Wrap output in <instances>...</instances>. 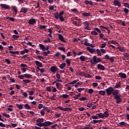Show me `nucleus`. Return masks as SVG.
<instances>
[{
    "mask_svg": "<svg viewBox=\"0 0 129 129\" xmlns=\"http://www.w3.org/2000/svg\"><path fill=\"white\" fill-rule=\"evenodd\" d=\"M103 114L104 115V116H105V118H107L109 116V114L107 111H105V112H104V113H103Z\"/></svg>",
    "mask_w": 129,
    "mask_h": 129,
    "instance_id": "nucleus-41",
    "label": "nucleus"
},
{
    "mask_svg": "<svg viewBox=\"0 0 129 129\" xmlns=\"http://www.w3.org/2000/svg\"><path fill=\"white\" fill-rule=\"evenodd\" d=\"M20 67L23 68H28V67L27 66V65L26 64L21 63V64H20Z\"/></svg>",
    "mask_w": 129,
    "mask_h": 129,
    "instance_id": "nucleus-42",
    "label": "nucleus"
},
{
    "mask_svg": "<svg viewBox=\"0 0 129 129\" xmlns=\"http://www.w3.org/2000/svg\"><path fill=\"white\" fill-rule=\"evenodd\" d=\"M86 100H87V98H86L85 97L79 98V100L82 101H84Z\"/></svg>",
    "mask_w": 129,
    "mask_h": 129,
    "instance_id": "nucleus-50",
    "label": "nucleus"
},
{
    "mask_svg": "<svg viewBox=\"0 0 129 129\" xmlns=\"http://www.w3.org/2000/svg\"><path fill=\"white\" fill-rule=\"evenodd\" d=\"M28 10V9L27 8H21L20 10V13H23V14H26Z\"/></svg>",
    "mask_w": 129,
    "mask_h": 129,
    "instance_id": "nucleus-19",
    "label": "nucleus"
},
{
    "mask_svg": "<svg viewBox=\"0 0 129 129\" xmlns=\"http://www.w3.org/2000/svg\"><path fill=\"white\" fill-rule=\"evenodd\" d=\"M79 81V80H75L73 81V82H70V85L76 84V83H77V82H78Z\"/></svg>",
    "mask_w": 129,
    "mask_h": 129,
    "instance_id": "nucleus-33",
    "label": "nucleus"
},
{
    "mask_svg": "<svg viewBox=\"0 0 129 129\" xmlns=\"http://www.w3.org/2000/svg\"><path fill=\"white\" fill-rule=\"evenodd\" d=\"M66 62H67V64H68V67H70L71 64V62L69 59H68V58L66 59Z\"/></svg>",
    "mask_w": 129,
    "mask_h": 129,
    "instance_id": "nucleus-56",
    "label": "nucleus"
},
{
    "mask_svg": "<svg viewBox=\"0 0 129 129\" xmlns=\"http://www.w3.org/2000/svg\"><path fill=\"white\" fill-rule=\"evenodd\" d=\"M65 66H66V63H63L60 64V66H59V68H60V69H63L64 68H65Z\"/></svg>",
    "mask_w": 129,
    "mask_h": 129,
    "instance_id": "nucleus-31",
    "label": "nucleus"
},
{
    "mask_svg": "<svg viewBox=\"0 0 129 129\" xmlns=\"http://www.w3.org/2000/svg\"><path fill=\"white\" fill-rule=\"evenodd\" d=\"M82 16L85 17H88L90 16V13H82Z\"/></svg>",
    "mask_w": 129,
    "mask_h": 129,
    "instance_id": "nucleus-26",
    "label": "nucleus"
},
{
    "mask_svg": "<svg viewBox=\"0 0 129 129\" xmlns=\"http://www.w3.org/2000/svg\"><path fill=\"white\" fill-rule=\"evenodd\" d=\"M106 92V94L110 96L111 95V93L114 92V89L112 87H109V88H106L105 89V91Z\"/></svg>",
    "mask_w": 129,
    "mask_h": 129,
    "instance_id": "nucleus-4",
    "label": "nucleus"
},
{
    "mask_svg": "<svg viewBox=\"0 0 129 129\" xmlns=\"http://www.w3.org/2000/svg\"><path fill=\"white\" fill-rule=\"evenodd\" d=\"M50 50H47V51H44L42 52L41 54L43 55V56H48V54H50Z\"/></svg>",
    "mask_w": 129,
    "mask_h": 129,
    "instance_id": "nucleus-20",
    "label": "nucleus"
},
{
    "mask_svg": "<svg viewBox=\"0 0 129 129\" xmlns=\"http://www.w3.org/2000/svg\"><path fill=\"white\" fill-rule=\"evenodd\" d=\"M85 89V88H78L77 89V91H78L79 92L81 93L82 91H84Z\"/></svg>",
    "mask_w": 129,
    "mask_h": 129,
    "instance_id": "nucleus-61",
    "label": "nucleus"
},
{
    "mask_svg": "<svg viewBox=\"0 0 129 129\" xmlns=\"http://www.w3.org/2000/svg\"><path fill=\"white\" fill-rule=\"evenodd\" d=\"M1 7L3 8V9L6 10H9L10 9V6L6 4H1Z\"/></svg>",
    "mask_w": 129,
    "mask_h": 129,
    "instance_id": "nucleus-11",
    "label": "nucleus"
},
{
    "mask_svg": "<svg viewBox=\"0 0 129 129\" xmlns=\"http://www.w3.org/2000/svg\"><path fill=\"white\" fill-rule=\"evenodd\" d=\"M93 93V89H88V93L90 94H92Z\"/></svg>",
    "mask_w": 129,
    "mask_h": 129,
    "instance_id": "nucleus-59",
    "label": "nucleus"
},
{
    "mask_svg": "<svg viewBox=\"0 0 129 129\" xmlns=\"http://www.w3.org/2000/svg\"><path fill=\"white\" fill-rule=\"evenodd\" d=\"M123 12L125 13V15H127L128 13V10L127 8L123 9Z\"/></svg>",
    "mask_w": 129,
    "mask_h": 129,
    "instance_id": "nucleus-44",
    "label": "nucleus"
},
{
    "mask_svg": "<svg viewBox=\"0 0 129 129\" xmlns=\"http://www.w3.org/2000/svg\"><path fill=\"white\" fill-rule=\"evenodd\" d=\"M86 58L87 57L85 56H81V57H80V60H81L82 61H85Z\"/></svg>",
    "mask_w": 129,
    "mask_h": 129,
    "instance_id": "nucleus-27",
    "label": "nucleus"
},
{
    "mask_svg": "<svg viewBox=\"0 0 129 129\" xmlns=\"http://www.w3.org/2000/svg\"><path fill=\"white\" fill-rule=\"evenodd\" d=\"M91 34L93 35V36H97L98 35V33L95 31H93L91 32Z\"/></svg>",
    "mask_w": 129,
    "mask_h": 129,
    "instance_id": "nucleus-39",
    "label": "nucleus"
},
{
    "mask_svg": "<svg viewBox=\"0 0 129 129\" xmlns=\"http://www.w3.org/2000/svg\"><path fill=\"white\" fill-rule=\"evenodd\" d=\"M26 45H29L30 46L32 47H35V45H33V43H32V42H27V43H26Z\"/></svg>",
    "mask_w": 129,
    "mask_h": 129,
    "instance_id": "nucleus-46",
    "label": "nucleus"
},
{
    "mask_svg": "<svg viewBox=\"0 0 129 129\" xmlns=\"http://www.w3.org/2000/svg\"><path fill=\"white\" fill-rule=\"evenodd\" d=\"M111 94L113 95L114 98L116 99V103L119 104L122 101V99H121V94L118 95V92L117 91H114L113 92L111 93Z\"/></svg>",
    "mask_w": 129,
    "mask_h": 129,
    "instance_id": "nucleus-2",
    "label": "nucleus"
},
{
    "mask_svg": "<svg viewBox=\"0 0 129 129\" xmlns=\"http://www.w3.org/2000/svg\"><path fill=\"white\" fill-rule=\"evenodd\" d=\"M61 96H62V98H63L64 99L69 98V95H67V94H66L61 95Z\"/></svg>",
    "mask_w": 129,
    "mask_h": 129,
    "instance_id": "nucleus-53",
    "label": "nucleus"
},
{
    "mask_svg": "<svg viewBox=\"0 0 129 129\" xmlns=\"http://www.w3.org/2000/svg\"><path fill=\"white\" fill-rule=\"evenodd\" d=\"M24 107L27 110L31 109V106H30L29 104H25V105H24Z\"/></svg>",
    "mask_w": 129,
    "mask_h": 129,
    "instance_id": "nucleus-25",
    "label": "nucleus"
},
{
    "mask_svg": "<svg viewBox=\"0 0 129 129\" xmlns=\"http://www.w3.org/2000/svg\"><path fill=\"white\" fill-rule=\"evenodd\" d=\"M99 51L102 53H104V54L106 53L105 50L104 49H99Z\"/></svg>",
    "mask_w": 129,
    "mask_h": 129,
    "instance_id": "nucleus-63",
    "label": "nucleus"
},
{
    "mask_svg": "<svg viewBox=\"0 0 129 129\" xmlns=\"http://www.w3.org/2000/svg\"><path fill=\"white\" fill-rule=\"evenodd\" d=\"M102 120H93V121H91V123H94V124H95V123H97L99 122H102Z\"/></svg>",
    "mask_w": 129,
    "mask_h": 129,
    "instance_id": "nucleus-28",
    "label": "nucleus"
},
{
    "mask_svg": "<svg viewBox=\"0 0 129 129\" xmlns=\"http://www.w3.org/2000/svg\"><path fill=\"white\" fill-rule=\"evenodd\" d=\"M61 53L60 52H57L55 53V54L54 55V56L57 58H58L59 56H61Z\"/></svg>",
    "mask_w": 129,
    "mask_h": 129,
    "instance_id": "nucleus-48",
    "label": "nucleus"
},
{
    "mask_svg": "<svg viewBox=\"0 0 129 129\" xmlns=\"http://www.w3.org/2000/svg\"><path fill=\"white\" fill-rule=\"evenodd\" d=\"M35 63H36V65H37V66L39 67V68H42L43 67V65L42 64V63L39 62L38 60L35 61Z\"/></svg>",
    "mask_w": 129,
    "mask_h": 129,
    "instance_id": "nucleus-18",
    "label": "nucleus"
},
{
    "mask_svg": "<svg viewBox=\"0 0 129 129\" xmlns=\"http://www.w3.org/2000/svg\"><path fill=\"white\" fill-rule=\"evenodd\" d=\"M96 52H97V54L98 56H101V52L100 51L99 49H97V50H96Z\"/></svg>",
    "mask_w": 129,
    "mask_h": 129,
    "instance_id": "nucleus-40",
    "label": "nucleus"
},
{
    "mask_svg": "<svg viewBox=\"0 0 129 129\" xmlns=\"http://www.w3.org/2000/svg\"><path fill=\"white\" fill-rule=\"evenodd\" d=\"M9 53H11L12 54H17L19 55V51H10Z\"/></svg>",
    "mask_w": 129,
    "mask_h": 129,
    "instance_id": "nucleus-30",
    "label": "nucleus"
},
{
    "mask_svg": "<svg viewBox=\"0 0 129 129\" xmlns=\"http://www.w3.org/2000/svg\"><path fill=\"white\" fill-rule=\"evenodd\" d=\"M94 30L98 32L99 34L101 33V30H100L98 28H94Z\"/></svg>",
    "mask_w": 129,
    "mask_h": 129,
    "instance_id": "nucleus-55",
    "label": "nucleus"
},
{
    "mask_svg": "<svg viewBox=\"0 0 129 129\" xmlns=\"http://www.w3.org/2000/svg\"><path fill=\"white\" fill-rule=\"evenodd\" d=\"M99 95H101L102 96H105V91H99Z\"/></svg>",
    "mask_w": 129,
    "mask_h": 129,
    "instance_id": "nucleus-34",
    "label": "nucleus"
},
{
    "mask_svg": "<svg viewBox=\"0 0 129 129\" xmlns=\"http://www.w3.org/2000/svg\"><path fill=\"white\" fill-rule=\"evenodd\" d=\"M97 68L99 69V70L101 71H105V66H103L101 64H97Z\"/></svg>",
    "mask_w": 129,
    "mask_h": 129,
    "instance_id": "nucleus-8",
    "label": "nucleus"
},
{
    "mask_svg": "<svg viewBox=\"0 0 129 129\" xmlns=\"http://www.w3.org/2000/svg\"><path fill=\"white\" fill-rule=\"evenodd\" d=\"M12 37H13V38H14V39H16L17 38H20V36L14 35L12 36Z\"/></svg>",
    "mask_w": 129,
    "mask_h": 129,
    "instance_id": "nucleus-57",
    "label": "nucleus"
},
{
    "mask_svg": "<svg viewBox=\"0 0 129 129\" xmlns=\"http://www.w3.org/2000/svg\"><path fill=\"white\" fill-rule=\"evenodd\" d=\"M64 14V11H61L60 13L55 12V14H54V18L56 20H59L61 22L64 21V18L62 15Z\"/></svg>",
    "mask_w": 129,
    "mask_h": 129,
    "instance_id": "nucleus-3",
    "label": "nucleus"
},
{
    "mask_svg": "<svg viewBox=\"0 0 129 129\" xmlns=\"http://www.w3.org/2000/svg\"><path fill=\"white\" fill-rule=\"evenodd\" d=\"M85 78L89 79V78H92V76H91L89 74H85Z\"/></svg>",
    "mask_w": 129,
    "mask_h": 129,
    "instance_id": "nucleus-52",
    "label": "nucleus"
},
{
    "mask_svg": "<svg viewBox=\"0 0 129 129\" xmlns=\"http://www.w3.org/2000/svg\"><path fill=\"white\" fill-rule=\"evenodd\" d=\"M117 48L118 49L119 51L120 52H125V49H124V48L121 46H118L117 47Z\"/></svg>",
    "mask_w": 129,
    "mask_h": 129,
    "instance_id": "nucleus-21",
    "label": "nucleus"
},
{
    "mask_svg": "<svg viewBox=\"0 0 129 129\" xmlns=\"http://www.w3.org/2000/svg\"><path fill=\"white\" fill-rule=\"evenodd\" d=\"M22 76L25 78L27 79H30L32 78V77H33V76H32L31 75H30L29 74H24V75H22Z\"/></svg>",
    "mask_w": 129,
    "mask_h": 129,
    "instance_id": "nucleus-14",
    "label": "nucleus"
},
{
    "mask_svg": "<svg viewBox=\"0 0 129 129\" xmlns=\"http://www.w3.org/2000/svg\"><path fill=\"white\" fill-rule=\"evenodd\" d=\"M85 27V29L87 30H91V28L89 26V23L88 22V21H85L84 23Z\"/></svg>",
    "mask_w": 129,
    "mask_h": 129,
    "instance_id": "nucleus-6",
    "label": "nucleus"
},
{
    "mask_svg": "<svg viewBox=\"0 0 129 129\" xmlns=\"http://www.w3.org/2000/svg\"><path fill=\"white\" fill-rule=\"evenodd\" d=\"M58 82H62V81H61V80H56V81H55L54 82H52V84L53 85H54L55 84H56V83H58Z\"/></svg>",
    "mask_w": 129,
    "mask_h": 129,
    "instance_id": "nucleus-54",
    "label": "nucleus"
},
{
    "mask_svg": "<svg viewBox=\"0 0 129 129\" xmlns=\"http://www.w3.org/2000/svg\"><path fill=\"white\" fill-rule=\"evenodd\" d=\"M58 39L63 43H66L67 41L64 40V37L61 34H58Z\"/></svg>",
    "mask_w": 129,
    "mask_h": 129,
    "instance_id": "nucleus-10",
    "label": "nucleus"
},
{
    "mask_svg": "<svg viewBox=\"0 0 129 129\" xmlns=\"http://www.w3.org/2000/svg\"><path fill=\"white\" fill-rule=\"evenodd\" d=\"M3 116H5L7 118H9L10 117V116L9 114H7L6 113H3Z\"/></svg>",
    "mask_w": 129,
    "mask_h": 129,
    "instance_id": "nucleus-58",
    "label": "nucleus"
},
{
    "mask_svg": "<svg viewBox=\"0 0 129 129\" xmlns=\"http://www.w3.org/2000/svg\"><path fill=\"white\" fill-rule=\"evenodd\" d=\"M5 62L9 64H10L11 63V61L9 59H6Z\"/></svg>",
    "mask_w": 129,
    "mask_h": 129,
    "instance_id": "nucleus-62",
    "label": "nucleus"
},
{
    "mask_svg": "<svg viewBox=\"0 0 129 129\" xmlns=\"http://www.w3.org/2000/svg\"><path fill=\"white\" fill-rule=\"evenodd\" d=\"M70 11L71 12L75 13H78V11L77 10V9H71L70 10Z\"/></svg>",
    "mask_w": 129,
    "mask_h": 129,
    "instance_id": "nucleus-49",
    "label": "nucleus"
},
{
    "mask_svg": "<svg viewBox=\"0 0 129 129\" xmlns=\"http://www.w3.org/2000/svg\"><path fill=\"white\" fill-rule=\"evenodd\" d=\"M113 5L114 6H118V7H121V3L117 0H115L113 1Z\"/></svg>",
    "mask_w": 129,
    "mask_h": 129,
    "instance_id": "nucleus-12",
    "label": "nucleus"
},
{
    "mask_svg": "<svg viewBox=\"0 0 129 129\" xmlns=\"http://www.w3.org/2000/svg\"><path fill=\"white\" fill-rule=\"evenodd\" d=\"M106 46V43H104L101 44V46H100V48H104L105 47V46Z\"/></svg>",
    "mask_w": 129,
    "mask_h": 129,
    "instance_id": "nucleus-60",
    "label": "nucleus"
},
{
    "mask_svg": "<svg viewBox=\"0 0 129 129\" xmlns=\"http://www.w3.org/2000/svg\"><path fill=\"white\" fill-rule=\"evenodd\" d=\"M55 87H56V88H57L59 91H60L61 90V88H62V86H61V84L59 83H55Z\"/></svg>",
    "mask_w": 129,
    "mask_h": 129,
    "instance_id": "nucleus-16",
    "label": "nucleus"
},
{
    "mask_svg": "<svg viewBox=\"0 0 129 129\" xmlns=\"http://www.w3.org/2000/svg\"><path fill=\"white\" fill-rule=\"evenodd\" d=\"M46 28H47L46 25H39V27H38V28L40 30H45Z\"/></svg>",
    "mask_w": 129,
    "mask_h": 129,
    "instance_id": "nucleus-23",
    "label": "nucleus"
},
{
    "mask_svg": "<svg viewBox=\"0 0 129 129\" xmlns=\"http://www.w3.org/2000/svg\"><path fill=\"white\" fill-rule=\"evenodd\" d=\"M55 97H56V94H53L52 97H50V99L51 100H56V99L54 98Z\"/></svg>",
    "mask_w": 129,
    "mask_h": 129,
    "instance_id": "nucleus-45",
    "label": "nucleus"
},
{
    "mask_svg": "<svg viewBox=\"0 0 129 129\" xmlns=\"http://www.w3.org/2000/svg\"><path fill=\"white\" fill-rule=\"evenodd\" d=\"M87 51H89V52L91 53H93L95 52V49L91 48L90 47H87Z\"/></svg>",
    "mask_w": 129,
    "mask_h": 129,
    "instance_id": "nucleus-17",
    "label": "nucleus"
},
{
    "mask_svg": "<svg viewBox=\"0 0 129 129\" xmlns=\"http://www.w3.org/2000/svg\"><path fill=\"white\" fill-rule=\"evenodd\" d=\"M114 88H121V83L120 82H119L118 83H116V85L115 86V87H114Z\"/></svg>",
    "mask_w": 129,
    "mask_h": 129,
    "instance_id": "nucleus-37",
    "label": "nucleus"
},
{
    "mask_svg": "<svg viewBox=\"0 0 129 129\" xmlns=\"http://www.w3.org/2000/svg\"><path fill=\"white\" fill-rule=\"evenodd\" d=\"M96 115H98L99 117V118H103L105 117L102 113H98L96 114Z\"/></svg>",
    "mask_w": 129,
    "mask_h": 129,
    "instance_id": "nucleus-29",
    "label": "nucleus"
},
{
    "mask_svg": "<svg viewBox=\"0 0 129 129\" xmlns=\"http://www.w3.org/2000/svg\"><path fill=\"white\" fill-rule=\"evenodd\" d=\"M28 24L29 25H34L36 24V19L32 18L31 19L29 20V21H28Z\"/></svg>",
    "mask_w": 129,
    "mask_h": 129,
    "instance_id": "nucleus-13",
    "label": "nucleus"
},
{
    "mask_svg": "<svg viewBox=\"0 0 129 129\" xmlns=\"http://www.w3.org/2000/svg\"><path fill=\"white\" fill-rule=\"evenodd\" d=\"M92 119H98V116H97L96 115H93L90 117V120Z\"/></svg>",
    "mask_w": 129,
    "mask_h": 129,
    "instance_id": "nucleus-36",
    "label": "nucleus"
},
{
    "mask_svg": "<svg viewBox=\"0 0 129 129\" xmlns=\"http://www.w3.org/2000/svg\"><path fill=\"white\" fill-rule=\"evenodd\" d=\"M31 81L30 80H24L23 81V83H26V84H29L31 83Z\"/></svg>",
    "mask_w": 129,
    "mask_h": 129,
    "instance_id": "nucleus-47",
    "label": "nucleus"
},
{
    "mask_svg": "<svg viewBox=\"0 0 129 129\" xmlns=\"http://www.w3.org/2000/svg\"><path fill=\"white\" fill-rule=\"evenodd\" d=\"M7 19H9V21H11L12 22L15 21V19L13 18H12V17H7Z\"/></svg>",
    "mask_w": 129,
    "mask_h": 129,
    "instance_id": "nucleus-51",
    "label": "nucleus"
},
{
    "mask_svg": "<svg viewBox=\"0 0 129 129\" xmlns=\"http://www.w3.org/2000/svg\"><path fill=\"white\" fill-rule=\"evenodd\" d=\"M47 40H43V42L44 43H51V41L50 40V39L49 37H47Z\"/></svg>",
    "mask_w": 129,
    "mask_h": 129,
    "instance_id": "nucleus-32",
    "label": "nucleus"
},
{
    "mask_svg": "<svg viewBox=\"0 0 129 129\" xmlns=\"http://www.w3.org/2000/svg\"><path fill=\"white\" fill-rule=\"evenodd\" d=\"M11 8L14 11V13H15V15H17L18 13L17 8L16 6H12Z\"/></svg>",
    "mask_w": 129,
    "mask_h": 129,
    "instance_id": "nucleus-22",
    "label": "nucleus"
},
{
    "mask_svg": "<svg viewBox=\"0 0 129 129\" xmlns=\"http://www.w3.org/2000/svg\"><path fill=\"white\" fill-rule=\"evenodd\" d=\"M85 4L86 5H89L91 6H93L94 5L93 2L89 1H85Z\"/></svg>",
    "mask_w": 129,
    "mask_h": 129,
    "instance_id": "nucleus-15",
    "label": "nucleus"
},
{
    "mask_svg": "<svg viewBox=\"0 0 129 129\" xmlns=\"http://www.w3.org/2000/svg\"><path fill=\"white\" fill-rule=\"evenodd\" d=\"M16 106H17L18 108L19 109L22 110L23 109V106L21 104H16Z\"/></svg>",
    "mask_w": 129,
    "mask_h": 129,
    "instance_id": "nucleus-35",
    "label": "nucleus"
},
{
    "mask_svg": "<svg viewBox=\"0 0 129 129\" xmlns=\"http://www.w3.org/2000/svg\"><path fill=\"white\" fill-rule=\"evenodd\" d=\"M44 120H45L44 119L40 118H39L38 119L36 120V122H38V123H36V125H37V126L48 127V126H50V125L53 124V122H50V121H46L44 122H43L44 121Z\"/></svg>",
    "mask_w": 129,
    "mask_h": 129,
    "instance_id": "nucleus-1",
    "label": "nucleus"
},
{
    "mask_svg": "<svg viewBox=\"0 0 129 129\" xmlns=\"http://www.w3.org/2000/svg\"><path fill=\"white\" fill-rule=\"evenodd\" d=\"M118 76L120 77V78L123 79L127 78V76L126 75V74L123 73H119Z\"/></svg>",
    "mask_w": 129,
    "mask_h": 129,
    "instance_id": "nucleus-9",
    "label": "nucleus"
},
{
    "mask_svg": "<svg viewBox=\"0 0 129 129\" xmlns=\"http://www.w3.org/2000/svg\"><path fill=\"white\" fill-rule=\"evenodd\" d=\"M37 70L40 71L41 74H43L44 72V69H40L38 67H37Z\"/></svg>",
    "mask_w": 129,
    "mask_h": 129,
    "instance_id": "nucleus-38",
    "label": "nucleus"
},
{
    "mask_svg": "<svg viewBox=\"0 0 129 129\" xmlns=\"http://www.w3.org/2000/svg\"><path fill=\"white\" fill-rule=\"evenodd\" d=\"M114 57H110V56L108 55V54H105V59H106L107 60H109L111 61V62H114Z\"/></svg>",
    "mask_w": 129,
    "mask_h": 129,
    "instance_id": "nucleus-7",
    "label": "nucleus"
},
{
    "mask_svg": "<svg viewBox=\"0 0 129 129\" xmlns=\"http://www.w3.org/2000/svg\"><path fill=\"white\" fill-rule=\"evenodd\" d=\"M93 62L97 63H99V62H101V59H100V58H99V57L97 58L96 56H93Z\"/></svg>",
    "mask_w": 129,
    "mask_h": 129,
    "instance_id": "nucleus-5",
    "label": "nucleus"
},
{
    "mask_svg": "<svg viewBox=\"0 0 129 129\" xmlns=\"http://www.w3.org/2000/svg\"><path fill=\"white\" fill-rule=\"evenodd\" d=\"M123 6H124L125 8H127L129 9V4H128V3H124L123 4Z\"/></svg>",
    "mask_w": 129,
    "mask_h": 129,
    "instance_id": "nucleus-64",
    "label": "nucleus"
},
{
    "mask_svg": "<svg viewBox=\"0 0 129 129\" xmlns=\"http://www.w3.org/2000/svg\"><path fill=\"white\" fill-rule=\"evenodd\" d=\"M50 71L52 73H56V68L52 66L50 68Z\"/></svg>",
    "mask_w": 129,
    "mask_h": 129,
    "instance_id": "nucleus-24",
    "label": "nucleus"
},
{
    "mask_svg": "<svg viewBox=\"0 0 129 129\" xmlns=\"http://www.w3.org/2000/svg\"><path fill=\"white\" fill-rule=\"evenodd\" d=\"M39 47L40 48L41 50H44V48H45L44 45L42 44H39Z\"/></svg>",
    "mask_w": 129,
    "mask_h": 129,
    "instance_id": "nucleus-43",
    "label": "nucleus"
}]
</instances>
